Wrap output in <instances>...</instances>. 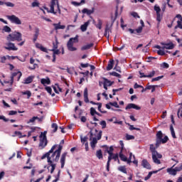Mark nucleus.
Instances as JSON below:
<instances>
[{
	"mask_svg": "<svg viewBox=\"0 0 182 182\" xmlns=\"http://www.w3.org/2000/svg\"><path fill=\"white\" fill-rule=\"evenodd\" d=\"M79 36H76L75 38H71L67 43V48L70 52H75V50H77L76 47H73V43H77L79 42Z\"/></svg>",
	"mask_w": 182,
	"mask_h": 182,
	"instance_id": "20e7f679",
	"label": "nucleus"
},
{
	"mask_svg": "<svg viewBox=\"0 0 182 182\" xmlns=\"http://www.w3.org/2000/svg\"><path fill=\"white\" fill-rule=\"evenodd\" d=\"M97 106H98V110L100 112V113H107V111H102V102H97Z\"/></svg>",
	"mask_w": 182,
	"mask_h": 182,
	"instance_id": "58836bf2",
	"label": "nucleus"
},
{
	"mask_svg": "<svg viewBox=\"0 0 182 182\" xmlns=\"http://www.w3.org/2000/svg\"><path fill=\"white\" fill-rule=\"evenodd\" d=\"M52 52H53L54 55H59L60 53V51L58 49H52Z\"/></svg>",
	"mask_w": 182,
	"mask_h": 182,
	"instance_id": "338daca9",
	"label": "nucleus"
},
{
	"mask_svg": "<svg viewBox=\"0 0 182 182\" xmlns=\"http://www.w3.org/2000/svg\"><path fill=\"white\" fill-rule=\"evenodd\" d=\"M48 166L47 167L48 171L49 168L51 167L50 174H53V171H55V168H56V164H53V161H50V159H48Z\"/></svg>",
	"mask_w": 182,
	"mask_h": 182,
	"instance_id": "f8f14e48",
	"label": "nucleus"
},
{
	"mask_svg": "<svg viewBox=\"0 0 182 182\" xmlns=\"http://www.w3.org/2000/svg\"><path fill=\"white\" fill-rule=\"evenodd\" d=\"M89 94L87 92V88H85L84 90V102L85 103H89Z\"/></svg>",
	"mask_w": 182,
	"mask_h": 182,
	"instance_id": "412c9836",
	"label": "nucleus"
},
{
	"mask_svg": "<svg viewBox=\"0 0 182 182\" xmlns=\"http://www.w3.org/2000/svg\"><path fill=\"white\" fill-rule=\"evenodd\" d=\"M167 141H168V136H165L163 139V132H161V131H159L156 133V149H158L160 146V144H165V143H166Z\"/></svg>",
	"mask_w": 182,
	"mask_h": 182,
	"instance_id": "7ed1b4c3",
	"label": "nucleus"
},
{
	"mask_svg": "<svg viewBox=\"0 0 182 182\" xmlns=\"http://www.w3.org/2000/svg\"><path fill=\"white\" fill-rule=\"evenodd\" d=\"M135 137L133 135H130L129 134H126V139L127 140H134Z\"/></svg>",
	"mask_w": 182,
	"mask_h": 182,
	"instance_id": "de8ad7c7",
	"label": "nucleus"
},
{
	"mask_svg": "<svg viewBox=\"0 0 182 182\" xmlns=\"http://www.w3.org/2000/svg\"><path fill=\"white\" fill-rule=\"evenodd\" d=\"M156 21L160 23L161 22V16L160 15V13L156 14Z\"/></svg>",
	"mask_w": 182,
	"mask_h": 182,
	"instance_id": "0e129e2a",
	"label": "nucleus"
},
{
	"mask_svg": "<svg viewBox=\"0 0 182 182\" xmlns=\"http://www.w3.org/2000/svg\"><path fill=\"white\" fill-rule=\"evenodd\" d=\"M141 166L144 168H147L148 170H151V166L150 165V164L149 163V161H147V159H143L141 161Z\"/></svg>",
	"mask_w": 182,
	"mask_h": 182,
	"instance_id": "f3484780",
	"label": "nucleus"
},
{
	"mask_svg": "<svg viewBox=\"0 0 182 182\" xmlns=\"http://www.w3.org/2000/svg\"><path fill=\"white\" fill-rule=\"evenodd\" d=\"M177 28L182 29V22L181 21H177V26H175V29H177Z\"/></svg>",
	"mask_w": 182,
	"mask_h": 182,
	"instance_id": "13d9d810",
	"label": "nucleus"
},
{
	"mask_svg": "<svg viewBox=\"0 0 182 182\" xmlns=\"http://www.w3.org/2000/svg\"><path fill=\"white\" fill-rule=\"evenodd\" d=\"M47 134L48 132L44 131L40 134V143L38 146L41 149H44L46 146H48V138L46 137Z\"/></svg>",
	"mask_w": 182,
	"mask_h": 182,
	"instance_id": "39448f33",
	"label": "nucleus"
},
{
	"mask_svg": "<svg viewBox=\"0 0 182 182\" xmlns=\"http://www.w3.org/2000/svg\"><path fill=\"white\" fill-rule=\"evenodd\" d=\"M96 156L99 160H100V159H103V153L102 152V149L97 151Z\"/></svg>",
	"mask_w": 182,
	"mask_h": 182,
	"instance_id": "2f4dec72",
	"label": "nucleus"
},
{
	"mask_svg": "<svg viewBox=\"0 0 182 182\" xmlns=\"http://www.w3.org/2000/svg\"><path fill=\"white\" fill-rule=\"evenodd\" d=\"M154 75H156V71L153 70L149 75L140 76V77L141 78H143V77H153L154 76Z\"/></svg>",
	"mask_w": 182,
	"mask_h": 182,
	"instance_id": "473e14b6",
	"label": "nucleus"
},
{
	"mask_svg": "<svg viewBox=\"0 0 182 182\" xmlns=\"http://www.w3.org/2000/svg\"><path fill=\"white\" fill-rule=\"evenodd\" d=\"M114 65V60H110L108 63L107 70H112L113 69Z\"/></svg>",
	"mask_w": 182,
	"mask_h": 182,
	"instance_id": "393cba45",
	"label": "nucleus"
},
{
	"mask_svg": "<svg viewBox=\"0 0 182 182\" xmlns=\"http://www.w3.org/2000/svg\"><path fill=\"white\" fill-rule=\"evenodd\" d=\"M151 176H153V172H149L148 175L144 178L145 181H147V180H149Z\"/></svg>",
	"mask_w": 182,
	"mask_h": 182,
	"instance_id": "69168bd1",
	"label": "nucleus"
},
{
	"mask_svg": "<svg viewBox=\"0 0 182 182\" xmlns=\"http://www.w3.org/2000/svg\"><path fill=\"white\" fill-rule=\"evenodd\" d=\"M103 80H104L103 85H105L106 86H112V85H113L114 83V82L109 80L106 77H103Z\"/></svg>",
	"mask_w": 182,
	"mask_h": 182,
	"instance_id": "cd10ccee",
	"label": "nucleus"
},
{
	"mask_svg": "<svg viewBox=\"0 0 182 182\" xmlns=\"http://www.w3.org/2000/svg\"><path fill=\"white\" fill-rule=\"evenodd\" d=\"M21 77H22V73H21V71L12 73L11 76V80H10L11 85H14V80L15 79V77H16L17 82H19Z\"/></svg>",
	"mask_w": 182,
	"mask_h": 182,
	"instance_id": "9d476101",
	"label": "nucleus"
},
{
	"mask_svg": "<svg viewBox=\"0 0 182 182\" xmlns=\"http://www.w3.org/2000/svg\"><path fill=\"white\" fill-rule=\"evenodd\" d=\"M58 45H59V42L56 39L55 43H53V49H58Z\"/></svg>",
	"mask_w": 182,
	"mask_h": 182,
	"instance_id": "bf43d9fd",
	"label": "nucleus"
},
{
	"mask_svg": "<svg viewBox=\"0 0 182 182\" xmlns=\"http://www.w3.org/2000/svg\"><path fill=\"white\" fill-rule=\"evenodd\" d=\"M164 49H174V44L173 43H166L163 47Z\"/></svg>",
	"mask_w": 182,
	"mask_h": 182,
	"instance_id": "c756f323",
	"label": "nucleus"
},
{
	"mask_svg": "<svg viewBox=\"0 0 182 182\" xmlns=\"http://www.w3.org/2000/svg\"><path fill=\"white\" fill-rule=\"evenodd\" d=\"M39 36V28H35V34L33 35V42L36 43L38 41V37Z\"/></svg>",
	"mask_w": 182,
	"mask_h": 182,
	"instance_id": "4be33fe9",
	"label": "nucleus"
},
{
	"mask_svg": "<svg viewBox=\"0 0 182 182\" xmlns=\"http://www.w3.org/2000/svg\"><path fill=\"white\" fill-rule=\"evenodd\" d=\"M150 151L152 153V160L155 164H161V161L160 159H158L156 158V154H157V151H156V146H154V144H150L149 145Z\"/></svg>",
	"mask_w": 182,
	"mask_h": 182,
	"instance_id": "0eeeda50",
	"label": "nucleus"
},
{
	"mask_svg": "<svg viewBox=\"0 0 182 182\" xmlns=\"http://www.w3.org/2000/svg\"><path fill=\"white\" fill-rule=\"evenodd\" d=\"M163 77H164V75H161L154 78L151 79V82H158V80H160L161 79H163Z\"/></svg>",
	"mask_w": 182,
	"mask_h": 182,
	"instance_id": "79ce46f5",
	"label": "nucleus"
},
{
	"mask_svg": "<svg viewBox=\"0 0 182 182\" xmlns=\"http://www.w3.org/2000/svg\"><path fill=\"white\" fill-rule=\"evenodd\" d=\"M119 158L122 161H127V157L123 154V151H120L119 152Z\"/></svg>",
	"mask_w": 182,
	"mask_h": 182,
	"instance_id": "7c9ffc66",
	"label": "nucleus"
},
{
	"mask_svg": "<svg viewBox=\"0 0 182 182\" xmlns=\"http://www.w3.org/2000/svg\"><path fill=\"white\" fill-rule=\"evenodd\" d=\"M105 107L108 109H112V110H114V112H122V109H114L113 108H112V107H110V104H106Z\"/></svg>",
	"mask_w": 182,
	"mask_h": 182,
	"instance_id": "c03bdc74",
	"label": "nucleus"
},
{
	"mask_svg": "<svg viewBox=\"0 0 182 182\" xmlns=\"http://www.w3.org/2000/svg\"><path fill=\"white\" fill-rule=\"evenodd\" d=\"M109 75L111 76H115V77H119V79H121L122 78V75L117 73V72H112V73H109Z\"/></svg>",
	"mask_w": 182,
	"mask_h": 182,
	"instance_id": "e433bc0d",
	"label": "nucleus"
},
{
	"mask_svg": "<svg viewBox=\"0 0 182 182\" xmlns=\"http://www.w3.org/2000/svg\"><path fill=\"white\" fill-rule=\"evenodd\" d=\"M114 150V149L113 148V146H110L109 149L107 150V153L109 154L108 159H111L112 160V156H113V151Z\"/></svg>",
	"mask_w": 182,
	"mask_h": 182,
	"instance_id": "c85d7f7f",
	"label": "nucleus"
},
{
	"mask_svg": "<svg viewBox=\"0 0 182 182\" xmlns=\"http://www.w3.org/2000/svg\"><path fill=\"white\" fill-rule=\"evenodd\" d=\"M36 47L38 49H40L42 52H45L46 53H48V49L43 46H42V44L37 43H36Z\"/></svg>",
	"mask_w": 182,
	"mask_h": 182,
	"instance_id": "aec40b11",
	"label": "nucleus"
},
{
	"mask_svg": "<svg viewBox=\"0 0 182 182\" xmlns=\"http://www.w3.org/2000/svg\"><path fill=\"white\" fill-rule=\"evenodd\" d=\"M109 105H110V106H114V107H116L117 109H119V107H120V106H119V104H117V102H109Z\"/></svg>",
	"mask_w": 182,
	"mask_h": 182,
	"instance_id": "37998d69",
	"label": "nucleus"
},
{
	"mask_svg": "<svg viewBox=\"0 0 182 182\" xmlns=\"http://www.w3.org/2000/svg\"><path fill=\"white\" fill-rule=\"evenodd\" d=\"M118 170L124 174H127V171L126 169V166H119Z\"/></svg>",
	"mask_w": 182,
	"mask_h": 182,
	"instance_id": "ea45409f",
	"label": "nucleus"
},
{
	"mask_svg": "<svg viewBox=\"0 0 182 182\" xmlns=\"http://www.w3.org/2000/svg\"><path fill=\"white\" fill-rule=\"evenodd\" d=\"M154 9L156 12V14H160V12H161V9H160V6L157 5L154 6Z\"/></svg>",
	"mask_w": 182,
	"mask_h": 182,
	"instance_id": "49530a36",
	"label": "nucleus"
},
{
	"mask_svg": "<svg viewBox=\"0 0 182 182\" xmlns=\"http://www.w3.org/2000/svg\"><path fill=\"white\" fill-rule=\"evenodd\" d=\"M176 164L171 168H168L166 169L167 173L170 174L171 176H176L177 174V170L176 169Z\"/></svg>",
	"mask_w": 182,
	"mask_h": 182,
	"instance_id": "2eb2a0df",
	"label": "nucleus"
},
{
	"mask_svg": "<svg viewBox=\"0 0 182 182\" xmlns=\"http://www.w3.org/2000/svg\"><path fill=\"white\" fill-rule=\"evenodd\" d=\"M58 147V144H55L53 145L50 150L48 151V152H46L45 154H43L41 156V160H43L44 159H47V162L49 163V159L50 161H55V159H56V156L58 154V152H56V151H55V149H56Z\"/></svg>",
	"mask_w": 182,
	"mask_h": 182,
	"instance_id": "f257e3e1",
	"label": "nucleus"
},
{
	"mask_svg": "<svg viewBox=\"0 0 182 182\" xmlns=\"http://www.w3.org/2000/svg\"><path fill=\"white\" fill-rule=\"evenodd\" d=\"M95 44L93 43L87 44L81 48V50H87L88 49H90V48H93Z\"/></svg>",
	"mask_w": 182,
	"mask_h": 182,
	"instance_id": "a878e982",
	"label": "nucleus"
},
{
	"mask_svg": "<svg viewBox=\"0 0 182 182\" xmlns=\"http://www.w3.org/2000/svg\"><path fill=\"white\" fill-rule=\"evenodd\" d=\"M119 6H116V10H115V14H114V17L111 16V21H112V24L111 26L109 27V24L106 25L105 29V31L106 32H107L109 33V32H112V26H113V23H114V21H116V19H117V16L119 15Z\"/></svg>",
	"mask_w": 182,
	"mask_h": 182,
	"instance_id": "423d86ee",
	"label": "nucleus"
},
{
	"mask_svg": "<svg viewBox=\"0 0 182 182\" xmlns=\"http://www.w3.org/2000/svg\"><path fill=\"white\" fill-rule=\"evenodd\" d=\"M96 144H97V139L92 138V141H91L92 149H95V147H96Z\"/></svg>",
	"mask_w": 182,
	"mask_h": 182,
	"instance_id": "72a5a7b5",
	"label": "nucleus"
},
{
	"mask_svg": "<svg viewBox=\"0 0 182 182\" xmlns=\"http://www.w3.org/2000/svg\"><path fill=\"white\" fill-rule=\"evenodd\" d=\"M6 18L11 22V23H15V25H22L21 19L15 15L6 16Z\"/></svg>",
	"mask_w": 182,
	"mask_h": 182,
	"instance_id": "1a4fd4ad",
	"label": "nucleus"
},
{
	"mask_svg": "<svg viewBox=\"0 0 182 182\" xmlns=\"http://www.w3.org/2000/svg\"><path fill=\"white\" fill-rule=\"evenodd\" d=\"M41 82L42 85H50V80L49 78L48 79L43 78L41 79Z\"/></svg>",
	"mask_w": 182,
	"mask_h": 182,
	"instance_id": "f704fd0d",
	"label": "nucleus"
},
{
	"mask_svg": "<svg viewBox=\"0 0 182 182\" xmlns=\"http://www.w3.org/2000/svg\"><path fill=\"white\" fill-rule=\"evenodd\" d=\"M87 26H89V21H87L84 24L81 25L80 29L82 32H86V31H87Z\"/></svg>",
	"mask_w": 182,
	"mask_h": 182,
	"instance_id": "bb28decb",
	"label": "nucleus"
},
{
	"mask_svg": "<svg viewBox=\"0 0 182 182\" xmlns=\"http://www.w3.org/2000/svg\"><path fill=\"white\" fill-rule=\"evenodd\" d=\"M36 119H38V117H33L31 119H29V121L27 123H35Z\"/></svg>",
	"mask_w": 182,
	"mask_h": 182,
	"instance_id": "680f3d73",
	"label": "nucleus"
},
{
	"mask_svg": "<svg viewBox=\"0 0 182 182\" xmlns=\"http://www.w3.org/2000/svg\"><path fill=\"white\" fill-rule=\"evenodd\" d=\"M82 14H86L87 15H92V14L95 13V7H92L91 10H89L87 9H83L82 10Z\"/></svg>",
	"mask_w": 182,
	"mask_h": 182,
	"instance_id": "a211bd4d",
	"label": "nucleus"
},
{
	"mask_svg": "<svg viewBox=\"0 0 182 182\" xmlns=\"http://www.w3.org/2000/svg\"><path fill=\"white\" fill-rule=\"evenodd\" d=\"M6 41H8V42H22V33L15 31L7 36Z\"/></svg>",
	"mask_w": 182,
	"mask_h": 182,
	"instance_id": "f03ea898",
	"label": "nucleus"
},
{
	"mask_svg": "<svg viewBox=\"0 0 182 182\" xmlns=\"http://www.w3.org/2000/svg\"><path fill=\"white\" fill-rule=\"evenodd\" d=\"M45 89H46V92H48V93H49V95H51L52 97H53L55 96V93L52 94V87H46Z\"/></svg>",
	"mask_w": 182,
	"mask_h": 182,
	"instance_id": "4c0bfd02",
	"label": "nucleus"
},
{
	"mask_svg": "<svg viewBox=\"0 0 182 182\" xmlns=\"http://www.w3.org/2000/svg\"><path fill=\"white\" fill-rule=\"evenodd\" d=\"M6 47H4V49L6 50H18V48L15 46V43H6Z\"/></svg>",
	"mask_w": 182,
	"mask_h": 182,
	"instance_id": "9b49d317",
	"label": "nucleus"
},
{
	"mask_svg": "<svg viewBox=\"0 0 182 182\" xmlns=\"http://www.w3.org/2000/svg\"><path fill=\"white\" fill-rule=\"evenodd\" d=\"M53 26L55 27V31H58V29H65V28H66V26L60 25V23H53Z\"/></svg>",
	"mask_w": 182,
	"mask_h": 182,
	"instance_id": "b1692460",
	"label": "nucleus"
},
{
	"mask_svg": "<svg viewBox=\"0 0 182 182\" xmlns=\"http://www.w3.org/2000/svg\"><path fill=\"white\" fill-rule=\"evenodd\" d=\"M157 53L159 55V56H166V52H164V50H159Z\"/></svg>",
	"mask_w": 182,
	"mask_h": 182,
	"instance_id": "3c124183",
	"label": "nucleus"
},
{
	"mask_svg": "<svg viewBox=\"0 0 182 182\" xmlns=\"http://www.w3.org/2000/svg\"><path fill=\"white\" fill-rule=\"evenodd\" d=\"M161 66L164 68V69H168V68H170V65L167 63H163Z\"/></svg>",
	"mask_w": 182,
	"mask_h": 182,
	"instance_id": "6e6d98bb",
	"label": "nucleus"
},
{
	"mask_svg": "<svg viewBox=\"0 0 182 182\" xmlns=\"http://www.w3.org/2000/svg\"><path fill=\"white\" fill-rule=\"evenodd\" d=\"M114 160V161H117L119 160V154H115L112 156V160Z\"/></svg>",
	"mask_w": 182,
	"mask_h": 182,
	"instance_id": "4d7b16f0",
	"label": "nucleus"
},
{
	"mask_svg": "<svg viewBox=\"0 0 182 182\" xmlns=\"http://www.w3.org/2000/svg\"><path fill=\"white\" fill-rule=\"evenodd\" d=\"M131 15H132V16H133L134 18H140V16H139V14H137V12L133 11L132 13H131Z\"/></svg>",
	"mask_w": 182,
	"mask_h": 182,
	"instance_id": "e2e57ef3",
	"label": "nucleus"
},
{
	"mask_svg": "<svg viewBox=\"0 0 182 182\" xmlns=\"http://www.w3.org/2000/svg\"><path fill=\"white\" fill-rule=\"evenodd\" d=\"M98 23L95 24L96 28H97L98 29H102V25H103V21H102V20L100 18H98Z\"/></svg>",
	"mask_w": 182,
	"mask_h": 182,
	"instance_id": "c9c22d12",
	"label": "nucleus"
},
{
	"mask_svg": "<svg viewBox=\"0 0 182 182\" xmlns=\"http://www.w3.org/2000/svg\"><path fill=\"white\" fill-rule=\"evenodd\" d=\"M52 129H53V133H56L58 132V124L56 123H53L51 125Z\"/></svg>",
	"mask_w": 182,
	"mask_h": 182,
	"instance_id": "a19ab883",
	"label": "nucleus"
},
{
	"mask_svg": "<svg viewBox=\"0 0 182 182\" xmlns=\"http://www.w3.org/2000/svg\"><path fill=\"white\" fill-rule=\"evenodd\" d=\"M97 112L96 111V109L94 107H91L90 108V114L91 116H95V114H96Z\"/></svg>",
	"mask_w": 182,
	"mask_h": 182,
	"instance_id": "5fc2aeb1",
	"label": "nucleus"
},
{
	"mask_svg": "<svg viewBox=\"0 0 182 182\" xmlns=\"http://www.w3.org/2000/svg\"><path fill=\"white\" fill-rule=\"evenodd\" d=\"M120 90H123V88L113 89L112 90V95L116 96V92H120Z\"/></svg>",
	"mask_w": 182,
	"mask_h": 182,
	"instance_id": "052dcab7",
	"label": "nucleus"
},
{
	"mask_svg": "<svg viewBox=\"0 0 182 182\" xmlns=\"http://www.w3.org/2000/svg\"><path fill=\"white\" fill-rule=\"evenodd\" d=\"M130 109H135V110H140L141 109V107H140L139 106L136 105V104L129 103L125 107V110H129Z\"/></svg>",
	"mask_w": 182,
	"mask_h": 182,
	"instance_id": "ddd939ff",
	"label": "nucleus"
},
{
	"mask_svg": "<svg viewBox=\"0 0 182 182\" xmlns=\"http://www.w3.org/2000/svg\"><path fill=\"white\" fill-rule=\"evenodd\" d=\"M175 168H176V171H181V170H182V164L181 166H179L175 167Z\"/></svg>",
	"mask_w": 182,
	"mask_h": 182,
	"instance_id": "774afa93",
	"label": "nucleus"
},
{
	"mask_svg": "<svg viewBox=\"0 0 182 182\" xmlns=\"http://www.w3.org/2000/svg\"><path fill=\"white\" fill-rule=\"evenodd\" d=\"M34 76H28L27 78L24 80V85H29V83H32L33 82Z\"/></svg>",
	"mask_w": 182,
	"mask_h": 182,
	"instance_id": "5701e85b",
	"label": "nucleus"
},
{
	"mask_svg": "<svg viewBox=\"0 0 182 182\" xmlns=\"http://www.w3.org/2000/svg\"><path fill=\"white\" fill-rule=\"evenodd\" d=\"M4 5L10 8H14V6H15V4L12 2H4Z\"/></svg>",
	"mask_w": 182,
	"mask_h": 182,
	"instance_id": "09e8293b",
	"label": "nucleus"
},
{
	"mask_svg": "<svg viewBox=\"0 0 182 182\" xmlns=\"http://www.w3.org/2000/svg\"><path fill=\"white\" fill-rule=\"evenodd\" d=\"M100 126H102V129H106V121L103 120L100 122Z\"/></svg>",
	"mask_w": 182,
	"mask_h": 182,
	"instance_id": "864d4df0",
	"label": "nucleus"
},
{
	"mask_svg": "<svg viewBox=\"0 0 182 182\" xmlns=\"http://www.w3.org/2000/svg\"><path fill=\"white\" fill-rule=\"evenodd\" d=\"M22 95H27V98L29 99L31 96H32V92H31L29 90H27L26 92H23Z\"/></svg>",
	"mask_w": 182,
	"mask_h": 182,
	"instance_id": "a18cd8bd",
	"label": "nucleus"
},
{
	"mask_svg": "<svg viewBox=\"0 0 182 182\" xmlns=\"http://www.w3.org/2000/svg\"><path fill=\"white\" fill-rule=\"evenodd\" d=\"M62 149H63V146L62 145H59L58 149L55 150V153H57L55 159V163H58V161H59V159H60V153H62Z\"/></svg>",
	"mask_w": 182,
	"mask_h": 182,
	"instance_id": "4468645a",
	"label": "nucleus"
},
{
	"mask_svg": "<svg viewBox=\"0 0 182 182\" xmlns=\"http://www.w3.org/2000/svg\"><path fill=\"white\" fill-rule=\"evenodd\" d=\"M110 161H112L111 158L108 159V161L107 162V171H110L109 167H110Z\"/></svg>",
	"mask_w": 182,
	"mask_h": 182,
	"instance_id": "603ef678",
	"label": "nucleus"
},
{
	"mask_svg": "<svg viewBox=\"0 0 182 182\" xmlns=\"http://www.w3.org/2000/svg\"><path fill=\"white\" fill-rule=\"evenodd\" d=\"M140 23L141 26L135 29V32H136V33H141L143 32V28H144V21H143V20H140Z\"/></svg>",
	"mask_w": 182,
	"mask_h": 182,
	"instance_id": "6ab92c4d",
	"label": "nucleus"
},
{
	"mask_svg": "<svg viewBox=\"0 0 182 182\" xmlns=\"http://www.w3.org/2000/svg\"><path fill=\"white\" fill-rule=\"evenodd\" d=\"M3 31H4V32H11L12 31V29L10 28L9 26H4V28H3Z\"/></svg>",
	"mask_w": 182,
	"mask_h": 182,
	"instance_id": "8fccbe9b",
	"label": "nucleus"
},
{
	"mask_svg": "<svg viewBox=\"0 0 182 182\" xmlns=\"http://www.w3.org/2000/svg\"><path fill=\"white\" fill-rule=\"evenodd\" d=\"M66 156H68V152H64L61 155V158H60L61 168H63V167H65V162L66 161Z\"/></svg>",
	"mask_w": 182,
	"mask_h": 182,
	"instance_id": "dca6fc26",
	"label": "nucleus"
},
{
	"mask_svg": "<svg viewBox=\"0 0 182 182\" xmlns=\"http://www.w3.org/2000/svg\"><path fill=\"white\" fill-rule=\"evenodd\" d=\"M57 4V9L58 14H60V8L59 7V0H51V4H50V14H53L54 15H56L57 12L55 11V5Z\"/></svg>",
	"mask_w": 182,
	"mask_h": 182,
	"instance_id": "6e6552de",
	"label": "nucleus"
}]
</instances>
